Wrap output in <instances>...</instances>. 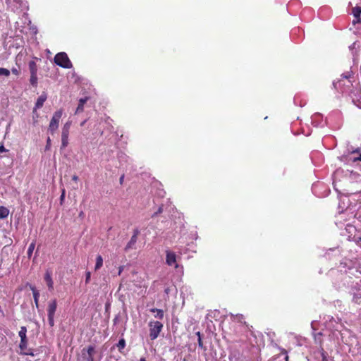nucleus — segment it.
I'll use <instances>...</instances> for the list:
<instances>
[{"label":"nucleus","instance_id":"obj_1","mask_svg":"<svg viewBox=\"0 0 361 361\" xmlns=\"http://www.w3.org/2000/svg\"><path fill=\"white\" fill-rule=\"evenodd\" d=\"M54 63L63 68H71L73 64L65 52H59L54 56Z\"/></svg>","mask_w":361,"mask_h":361},{"label":"nucleus","instance_id":"obj_2","mask_svg":"<svg viewBox=\"0 0 361 361\" xmlns=\"http://www.w3.org/2000/svg\"><path fill=\"white\" fill-rule=\"evenodd\" d=\"M57 308V300L56 299H53L48 302L47 305V318L48 322L50 327H53L54 326V317L55 312Z\"/></svg>","mask_w":361,"mask_h":361},{"label":"nucleus","instance_id":"obj_3","mask_svg":"<svg viewBox=\"0 0 361 361\" xmlns=\"http://www.w3.org/2000/svg\"><path fill=\"white\" fill-rule=\"evenodd\" d=\"M163 324L159 321H150L149 322V337L151 340H155L163 329Z\"/></svg>","mask_w":361,"mask_h":361},{"label":"nucleus","instance_id":"obj_4","mask_svg":"<svg viewBox=\"0 0 361 361\" xmlns=\"http://www.w3.org/2000/svg\"><path fill=\"white\" fill-rule=\"evenodd\" d=\"M62 115H63L62 109H59L54 114V115L50 121L49 128H48V130L51 133V135H53L56 132V130L58 129L59 125V121H60V119H61Z\"/></svg>","mask_w":361,"mask_h":361},{"label":"nucleus","instance_id":"obj_5","mask_svg":"<svg viewBox=\"0 0 361 361\" xmlns=\"http://www.w3.org/2000/svg\"><path fill=\"white\" fill-rule=\"evenodd\" d=\"M19 348L23 355L34 356L32 349L27 348V338H21Z\"/></svg>","mask_w":361,"mask_h":361},{"label":"nucleus","instance_id":"obj_6","mask_svg":"<svg viewBox=\"0 0 361 361\" xmlns=\"http://www.w3.org/2000/svg\"><path fill=\"white\" fill-rule=\"evenodd\" d=\"M140 234V231L138 229H135L133 231V235H132L130 241L128 243L125 247V250L128 251L130 249H132L134 247L135 243H137V235Z\"/></svg>","mask_w":361,"mask_h":361},{"label":"nucleus","instance_id":"obj_7","mask_svg":"<svg viewBox=\"0 0 361 361\" xmlns=\"http://www.w3.org/2000/svg\"><path fill=\"white\" fill-rule=\"evenodd\" d=\"M166 262L169 266L175 265V267H178V264H176V255L175 252L171 251H166Z\"/></svg>","mask_w":361,"mask_h":361},{"label":"nucleus","instance_id":"obj_8","mask_svg":"<svg viewBox=\"0 0 361 361\" xmlns=\"http://www.w3.org/2000/svg\"><path fill=\"white\" fill-rule=\"evenodd\" d=\"M47 94L43 92L37 99V102L35 103V108L33 109V113H35L37 111V109H40L43 106L44 102L47 100Z\"/></svg>","mask_w":361,"mask_h":361},{"label":"nucleus","instance_id":"obj_9","mask_svg":"<svg viewBox=\"0 0 361 361\" xmlns=\"http://www.w3.org/2000/svg\"><path fill=\"white\" fill-rule=\"evenodd\" d=\"M44 281L47 283L48 288L49 290H54V282L51 278V273L49 271H47L44 274Z\"/></svg>","mask_w":361,"mask_h":361},{"label":"nucleus","instance_id":"obj_10","mask_svg":"<svg viewBox=\"0 0 361 361\" xmlns=\"http://www.w3.org/2000/svg\"><path fill=\"white\" fill-rule=\"evenodd\" d=\"M352 13L353 14L355 20L353 21V24H355L357 23H360V15H361V6H355L353 8Z\"/></svg>","mask_w":361,"mask_h":361},{"label":"nucleus","instance_id":"obj_11","mask_svg":"<svg viewBox=\"0 0 361 361\" xmlns=\"http://www.w3.org/2000/svg\"><path fill=\"white\" fill-rule=\"evenodd\" d=\"M30 288L31 289V290L32 291V294H33V298H34V301H35V305H36V307L38 308L39 307V291L36 289V288L33 286H30Z\"/></svg>","mask_w":361,"mask_h":361},{"label":"nucleus","instance_id":"obj_12","mask_svg":"<svg viewBox=\"0 0 361 361\" xmlns=\"http://www.w3.org/2000/svg\"><path fill=\"white\" fill-rule=\"evenodd\" d=\"M87 355L85 357L86 361H94L93 355L94 353V347L92 345H89L87 348Z\"/></svg>","mask_w":361,"mask_h":361},{"label":"nucleus","instance_id":"obj_13","mask_svg":"<svg viewBox=\"0 0 361 361\" xmlns=\"http://www.w3.org/2000/svg\"><path fill=\"white\" fill-rule=\"evenodd\" d=\"M87 99H88L87 97L80 99L78 107H77L76 111H75V114H78L80 112L83 111V110H84V105L87 102Z\"/></svg>","mask_w":361,"mask_h":361},{"label":"nucleus","instance_id":"obj_14","mask_svg":"<svg viewBox=\"0 0 361 361\" xmlns=\"http://www.w3.org/2000/svg\"><path fill=\"white\" fill-rule=\"evenodd\" d=\"M231 317L238 322L243 323L247 326V323L244 321V316L241 314H231Z\"/></svg>","mask_w":361,"mask_h":361},{"label":"nucleus","instance_id":"obj_15","mask_svg":"<svg viewBox=\"0 0 361 361\" xmlns=\"http://www.w3.org/2000/svg\"><path fill=\"white\" fill-rule=\"evenodd\" d=\"M9 214V210L8 208L0 206V219L6 218Z\"/></svg>","mask_w":361,"mask_h":361},{"label":"nucleus","instance_id":"obj_16","mask_svg":"<svg viewBox=\"0 0 361 361\" xmlns=\"http://www.w3.org/2000/svg\"><path fill=\"white\" fill-rule=\"evenodd\" d=\"M150 312H156V314L154 315V317L156 318H159L160 319H162L164 318V311L162 310L157 309V308H152L150 310Z\"/></svg>","mask_w":361,"mask_h":361},{"label":"nucleus","instance_id":"obj_17","mask_svg":"<svg viewBox=\"0 0 361 361\" xmlns=\"http://www.w3.org/2000/svg\"><path fill=\"white\" fill-rule=\"evenodd\" d=\"M103 266V258L101 255H97L96 257V264L94 266V269L97 271L99 269Z\"/></svg>","mask_w":361,"mask_h":361},{"label":"nucleus","instance_id":"obj_18","mask_svg":"<svg viewBox=\"0 0 361 361\" xmlns=\"http://www.w3.org/2000/svg\"><path fill=\"white\" fill-rule=\"evenodd\" d=\"M29 69L30 73H37V63L34 61H31L29 62Z\"/></svg>","mask_w":361,"mask_h":361},{"label":"nucleus","instance_id":"obj_19","mask_svg":"<svg viewBox=\"0 0 361 361\" xmlns=\"http://www.w3.org/2000/svg\"><path fill=\"white\" fill-rule=\"evenodd\" d=\"M30 82L32 86H34V87L37 86V73H30Z\"/></svg>","mask_w":361,"mask_h":361},{"label":"nucleus","instance_id":"obj_20","mask_svg":"<svg viewBox=\"0 0 361 361\" xmlns=\"http://www.w3.org/2000/svg\"><path fill=\"white\" fill-rule=\"evenodd\" d=\"M35 241H32L30 244V245L28 247V249H27V257L29 258L32 256L33 250H35Z\"/></svg>","mask_w":361,"mask_h":361},{"label":"nucleus","instance_id":"obj_21","mask_svg":"<svg viewBox=\"0 0 361 361\" xmlns=\"http://www.w3.org/2000/svg\"><path fill=\"white\" fill-rule=\"evenodd\" d=\"M117 348L120 352L122 351L123 349L126 347V341L124 338H121L117 343Z\"/></svg>","mask_w":361,"mask_h":361},{"label":"nucleus","instance_id":"obj_22","mask_svg":"<svg viewBox=\"0 0 361 361\" xmlns=\"http://www.w3.org/2000/svg\"><path fill=\"white\" fill-rule=\"evenodd\" d=\"M26 334H27V328L25 326H21L20 330L19 331V333H18V335H19L20 339L27 338Z\"/></svg>","mask_w":361,"mask_h":361},{"label":"nucleus","instance_id":"obj_23","mask_svg":"<svg viewBox=\"0 0 361 361\" xmlns=\"http://www.w3.org/2000/svg\"><path fill=\"white\" fill-rule=\"evenodd\" d=\"M68 145V137H61V149H65Z\"/></svg>","mask_w":361,"mask_h":361},{"label":"nucleus","instance_id":"obj_24","mask_svg":"<svg viewBox=\"0 0 361 361\" xmlns=\"http://www.w3.org/2000/svg\"><path fill=\"white\" fill-rule=\"evenodd\" d=\"M0 75L8 77L10 75V71L7 68H0Z\"/></svg>","mask_w":361,"mask_h":361},{"label":"nucleus","instance_id":"obj_25","mask_svg":"<svg viewBox=\"0 0 361 361\" xmlns=\"http://www.w3.org/2000/svg\"><path fill=\"white\" fill-rule=\"evenodd\" d=\"M196 335L198 336V345L200 348H204V345H203V342L202 341V338H201V334L200 331L197 332L196 333Z\"/></svg>","mask_w":361,"mask_h":361},{"label":"nucleus","instance_id":"obj_26","mask_svg":"<svg viewBox=\"0 0 361 361\" xmlns=\"http://www.w3.org/2000/svg\"><path fill=\"white\" fill-rule=\"evenodd\" d=\"M65 196H66V190H65V189H63L61 191V197H60V204H62L63 203L64 200H65Z\"/></svg>","mask_w":361,"mask_h":361},{"label":"nucleus","instance_id":"obj_27","mask_svg":"<svg viewBox=\"0 0 361 361\" xmlns=\"http://www.w3.org/2000/svg\"><path fill=\"white\" fill-rule=\"evenodd\" d=\"M163 205H161L159 209H157V211L156 212L154 213V214L152 216V217H155L156 216H157L158 214H161L163 212Z\"/></svg>","mask_w":361,"mask_h":361},{"label":"nucleus","instance_id":"obj_28","mask_svg":"<svg viewBox=\"0 0 361 361\" xmlns=\"http://www.w3.org/2000/svg\"><path fill=\"white\" fill-rule=\"evenodd\" d=\"M281 355H284L285 361H288L289 357H288V355L286 350L281 349Z\"/></svg>","mask_w":361,"mask_h":361},{"label":"nucleus","instance_id":"obj_29","mask_svg":"<svg viewBox=\"0 0 361 361\" xmlns=\"http://www.w3.org/2000/svg\"><path fill=\"white\" fill-rule=\"evenodd\" d=\"M91 278L90 271H86L85 273V283H89Z\"/></svg>","mask_w":361,"mask_h":361},{"label":"nucleus","instance_id":"obj_30","mask_svg":"<svg viewBox=\"0 0 361 361\" xmlns=\"http://www.w3.org/2000/svg\"><path fill=\"white\" fill-rule=\"evenodd\" d=\"M69 132H70V130H63V129H62V132H61V137H68V136H69Z\"/></svg>","mask_w":361,"mask_h":361},{"label":"nucleus","instance_id":"obj_31","mask_svg":"<svg viewBox=\"0 0 361 361\" xmlns=\"http://www.w3.org/2000/svg\"><path fill=\"white\" fill-rule=\"evenodd\" d=\"M71 122H66L63 127V130H70V128H71Z\"/></svg>","mask_w":361,"mask_h":361},{"label":"nucleus","instance_id":"obj_32","mask_svg":"<svg viewBox=\"0 0 361 361\" xmlns=\"http://www.w3.org/2000/svg\"><path fill=\"white\" fill-rule=\"evenodd\" d=\"M50 146H51V139H50L49 137H48V138L47 140V145H46V147H45V149L46 150L49 149Z\"/></svg>","mask_w":361,"mask_h":361},{"label":"nucleus","instance_id":"obj_33","mask_svg":"<svg viewBox=\"0 0 361 361\" xmlns=\"http://www.w3.org/2000/svg\"><path fill=\"white\" fill-rule=\"evenodd\" d=\"M11 72H12L13 74H14V75H16L17 76L19 75V74H20L19 70L17 69L16 68H13L11 69Z\"/></svg>","mask_w":361,"mask_h":361},{"label":"nucleus","instance_id":"obj_34","mask_svg":"<svg viewBox=\"0 0 361 361\" xmlns=\"http://www.w3.org/2000/svg\"><path fill=\"white\" fill-rule=\"evenodd\" d=\"M123 268H124V267H123V266H120V267H118V275H121V274L122 271H123Z\"/></svg>","mask_w":361,"mask_h":361},{"label":"nucleus","instance_id":"obj_35","mask_svg":"<svg viewBox=\"0 0 361 361\" xmlns=\"http://www.w3.org/2000/svg\"><path fill=\"white\" fill-rule=\"evenodd\" d=\"M6 151V149L4 147V145L0 146V152H4Z\"/></svg>","mask_w":361,"mask_h":361},{"label":"nucleus","instance_id":"obj_36","mask_svg":"<svg viewBox=\"0 0 361 361\" xmlns=\"http://www.w3.org/2000/svg\"><path fill=\"white\" fill-rule=\"evenodd\" d=\"M72 180L73 181L77 182L78 180V176L77 175H73V177H72Z\"/></svg>","mask_w":361,"mask_h":361},{"label":"nucleus","instance_id":"obj_37","mask_svg":"<svg viewBox=\"0 0 361 361\" xmlns=\"http://www.w3.org/2000/svg\"><path fill=\"white\" fill-rule=\"evenodd\" d=\"M124 180V175H122L119 178L120 184H122Z\"/></svg>","mask_w":361,"mask_h":361},{"label":"nucleus","instance_id":"obj_38","mask_svg":"<svg viewBox=\"0 0 361 361\" xmlns=\"http://www.w3.org/2000/svg\"><path fill=\"white\" fill-rule=\"evenodd\" d=\"M357 244H358L359 245H360V246H361V237H360V238L357 239Z\"/></svg>","mask_w":361,"mask_h":361},{"label":"nucleus","instance_id":"obj_39","mask_svg":"<svg viewBox=\"0 0 361 361\" xmlns=\"http://www.w3.org/2000/svg\"><path fill=\"white\" fill-rule=\"evenodd\" d=\"M355 160H358L361 161V154H360L359 157L356 158Z\"/></svg>","mask_w":361,"mask_h":361},{"label":"nucleus","instance_id":"obj_40","mask_svg":"<svg viewBox=\"0 0 361 361\" xmlns=\"http://www.w3.org/2000/svg\"><path fill=\"white\" fill-rule=\"evenodd\" d=\"M84 215V213L83 212H81L80 214H79V216L81 217Z\"/></svg>","mask_w":361,"mask_h":361},{"label":"nucleus","instance_id":"obj_41","mask_svg":"<svg viewBox=\"0 0 361 361\" xmlns=\"http://www.w3.org/2000/svg\"><path fill=\"white\" fill-rule=\"evenodd\" d=\"M140 361H147V360H146V359H145V358L142 357V358H140Z\"/></svg>","mask_w":361,"mask_h":361}]
</instances>
